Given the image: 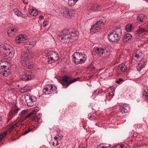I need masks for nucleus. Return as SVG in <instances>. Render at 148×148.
<instances>
[{
	"instance_id": "nucleus-18",
	"label": "nucleus",
	"mask_w": 148,
	"mask_h": 148,
	"mask_svg": "<svg viewBox=\"0 0 148 148\" xmlns=\"http://www.w3.org/2000/svg\"><path fill=\"white\" fill-rule=\"evenodd\" d=\"M129 105L127 104H124L120 108V110L122 113H126L128 112L130 110Z\"/></svg>"
},
{
	"instance_id": "nucleus-12",
	"label": "nucleus",
	"mask_w": 148,
	"mask_h": 148,
	"mask_svg": "<svg viewBox=\"0 0 148 148\" xmlns=\"http://www.w3.org/2000/svg\"><path fill=\"white\" fill-rule=\"evenodd\" d=\"M20 78L24 81H28L31 80L32 78L31 73L25 71L22 73L20 76Z\"/></svg>"
},
{
	"instance_id": "nucleus-26",
	"label": "nucleus",
	"mask_w": 148,
	"mask_h": 148,
	"mask_svg": "<svg viewBox=\"0 0 148 148\" xmlns=\"http://www.w3.org/2000/svg\"><path fill=\"white\" fill-rule=\"evenodd\" d=\"M132 38V35L130 34H127L123 38V41L124 42H127L129 40L131 39Z\"/></svg>"
},
{
	"instance_id": "nucleus-53",
	"label": "nucleus",
	"mask_w": 148,
	"mask_h": 148,
	"mask_svg": "<svg viewBox=\"0 0 148 148\" xmlns=\"http://www.w3.org/2000/svg\"><path fill=\"white\" fill-rule=\"evenodd\" d=\"M92 109H93V110H94V108H92Z\"/></svg>"
},
{
	"instance_id": "nucleus-22",
	"label": "nucleus",
	"mask_w": 148,
	"mask_h": 148,
	"mask_svg": "<svg viewBox=\"0 0 148 148\" xmlns=\"http://www.w3.org/2000/svg\"><path fill=\"white\" fill-rule=\"evenodd\" d=\"M99 7V5H98L95 4V5L92 4L88 8V10H96L98 9V8Z\"/></svg>"
},
{
	"instance_id": "nucleus-35",
	"label": "nucleus",
	"mask_w": 148,
	"mask_h": 148,
	"mask_svg": "<svg viewBox=\"0 0 148 148\" xmlns=\"http://www.w3.org/2000/svg\"><path fill=\"white\" fill-rule=\"evenodd\" d=\"M14 11L15 14L18 16H20L22 14L21 11L18 10L17 9H14Z\"/></svg>"
},
{
	"instance_id": "nucleus-14",
	"label": "nucleus",
	"mask_w": 148,
	"mask_h": 148,
	"mask_svg": "<svg viewBox=\"0 0 148 148\" xmlns=\"http://www.w3.org/2000/svg\"><path fill=\"white\" fill-rule=\"evenodd\" d=\"M35 113V111H33L28 115L26 116L25 119H27L29 117L32 116L31 118L33 121L35 122H37L38 123H40L42 122V120L40 118H38L37 116L33 115Z\"/></svg>"
},
{
	"instance_id": "nucleus-27",
	"label": "nucleus",
	"mask_w": 148,
	"mask_h": 148,
	"mask_svg": "<svg viewBox=\"0 0 148 148\" xmlns=\"http://www.w3.org/2000/svg\"><path fill=\"white\" fill-rule=\"evenodd\" d=\"M30 14L33 16H36L38 14V12L36 10L33 9H31L29 10Z\"/></svg>"
},
{
	"instance_id": "nucleus-24",
	"label": "nucleus",
	"mask_w": 148,
	"mask_h": 148,
	"mask_svg": "<svg viewBox=\"0 0 148 148\" xmlns=\"http://www.w3.org/2000/svg\"><path fill=\"white\" fill-rule=\"evenodd\" d=\"M145 62H142V63H139L136 67L138 71H140L141 69L144 68L145 66Z\"/></svg>"
},
{
	"instance_id": "nucleus-29",
	"label": "nucleus",
	"mask_w": 148,
	"mask_h": 148,
	"mask_svg": "<svg viewBox=\"0 0 148 148\" xmlns=\"http://www.w3.org/2000/svg\"><path fill=\"white\" fill-rule=\"evenodd\" d=\"M78 0H69L68 3L69 5L72 6L74 5Z\"/></svg>"
},
{
	"instance_id": "nucleus-47",
	"label": "nucleus",
	"mask_w": 148,
	"mask_h": 148,
	"mask_svg": "<svg viewBox=\"0 0 148 148\" xmlns=\"http://www.w3.org/2000/svg\"><path fill=\"white\" fill-rule=\"evenodd\" d=\"M39 18L41 20H42L44 18V16L42 15H40V16Z\"/></svg>"
},
{
	"instance_id": "nucleus-50",
	"label": "nucleus",
	"mask_w": 148,
	"mask_h": 148,
	"mask_svg": "<svg viewBox=\"0 0 148 148\" xmlns=\"http://www.w3.org/2000/svg\"><path fill=\"white\" fill-rule=\"evenodd\" d=\"M56 143L55 141L53 142L52 143V145L55 147L56 146V144L55 145Z\"/></svg>"
},
{
	"instance_id": "nucleus-37",
	"label": "nucleus",
	"mask_w": 148,
	"mask_h": 148,
	"mask_svg": "<svg viewBox=\"0 0 148 148\" xmlns=\"http://www.w3.org/2000/svg\"><path fill=\"white\" fill-rule=\"evenodd\" d=\"M125 147L120 145H117L115 147H113L112 148H125Z\"/></svg>"
},
{
	"instance_id": "nucleus-9",
	"label": "nucleus",
	"mask_w": 148,
	"mask_h": 148,
	"mask_svg": "<svg viewBox=\"0 0 148 148\" xmlns=\"http://www.w3.org/2000/svg\"><path fill=\"white\" fill-rule=\"evenodd\" d=\"M47 62L51 64L57 61L59 59L58 54L55 51H51L47 55Z\"/></svg>"
},
{
	"instance_id": "nucleus-5",
	"label": "nucleus",
	"mask_w": 148,
	"mask_h": 148,
	"mask_svg": "<svg viewBox=\"0 0 148 148\" xmlns=\"http://www.w3.org/2000/svg\"><path fill=\"white\" fill-rule=\"evenodd\" d=\"M72 56V59L76 64L84 63L87 59L86 55L81 52H75Z\"/></svg>"
},
{
	"instance_id": "nucleus-13",
	"label": "nucleus",
	"mask_w": 148,
	"mask_h": 148,
	"mask_svg": "<svg viewBox=\"0 0 148 148\" xmlns=\"http://www.w3.org/2000/svg\"><path fill=\"white\" fill-rule=\"evenodd\" d=\"M75 12V10L73 9H69L65 8H63V13L65 16L68 18H71L74 15Z\"/></svg>"
},
{
	"instance_id": "nucleus-16",
	"label": "nucleus",
	"mask_w": 148,
	"mask_h": 148,
	"mask_svg": "<svg viewBox=\"0 0 148 148\" xmlns=\"http://www.w3.org/2000/svg\"><path fill=\"white\" fill-rule=\"evenodd\" d=\"M0 74L5 76L7 77L10 74V71L9 67H7L5 68H0Z\"/></svg>"
},
{
	"instance_id": "nucleus-51",
	"label": "nucleus",
	"mask_w": 148,
	"mask_h": 148,
	"mask_svg": "<svg viewBox=\"0 0 148 148\" xmlns=\"http://www.w3.org/2000/svg\"><path fill=\"white\" fill-rule=\"evenodd\" d=\"M97 90H95L94 92V93H97Z\"/></svg>"
},
{
	"instance_id": "nucleus-30",
	"label": "nucleus",
	"mask_w": 148,
	"mask_h": 148,
	"mask_svg": "<svg viewBox=\"0 0 148 148\" xmlns=\"http://www.w3.org/2000/svg\"><path fill=\"white\" fill-rule=\"evenodd\" d=\"M147 31L148 32V30L146 31L144 28L140 27L137 30L136 32L138 34H140V33H143Z\"/></svg>"
},
{
	"instance_id": "nucleus-44",
	"label": "nucleus",
	"mask_w": 148,
	"mask_h": 148,
	"mask_svg": "<svg viewBox=\"0 0 148 148\" xmlns=\"http://www.w3.org/2000/svg\"><path fill=\"white\" fill-rule=\"evenodd\" d=\"M30 132V131L28 129V130H26L25 132H24V134H26L28 133L29 132Z\"/></svg>"
},
{
	"instance_id": "nucleus-33",
	"label": "nucleus",
	"mask_w": 148,
	"mask_h": 148,
	"mask_svg": "<svg viewBox=\"0 0 148 148\" xmlns=\"http://www.w3.org/2000/svg\"><path fill=\"white\" fill-rule=\"evenodd\" d=\"M16 32L17 30L16 29L12 28L9 29L8 32V34H9V33H11L13 34H14V33Z\"/></svg>"
},
{
	"instance_id": "nucleus-15",
	"label": "nucleus",
	"mask_w": 148,
	"mask_h": 148,
	"mask_svg": "<svg viewBox=\"0 0 148 148\" xmlns=\"http://www.w3.org/2000/svg\"><path fill=\"white\" fill-rule=\"evenodd\" d=\"M27 38V37L26 35L23 34L20 35L16 37L15 42L17 44L21 43Z\"/></svg>"
},
{
	"instance_id": "nucleus-4",
	"label": "nucleus",
	"mask_w": 148,
	"mask_h": 148,
	"mask_svg": "<svg viewBox=\"0 0 148 148\" xmlns=\"http://www.w3.org/2000/svg\"><path fill=\"white\" fill-rule=\"evenodd\" d=\"M0 52L3 53L10 58L14 56V51L13 49L10 45L0 43Z\"/></svg>"
},
{
	"instance_id": "nucleus-45",
	"label": "nucleus",
	"mask_w": 148,
	"mask_h": 148,
	"mask_svg": "<svg viewBox=\"0 0 148 148\" xmlns=\"http://www.w3.org/2000/svg\"><path fill=\"white\" fill-rule=\"evenodd\" d=\"M30 132V131L28 129V130H26L25 132H24V134H26L28 133L29 132Z\"/></svg>"
},
{
	"instance_id": "nucleus-38",
	"label": "nucleus",
	"mask_w": 148,
	"mask_h": 148,
	"mask_svg": "<svg viewBox=\"0 0 148 148\" xmlns=\"http://www.w3.org/2000/svg\"><path fill=\"white\" fill-rule=\"evenodd\" d=\"M62 138H59L56 136H55L54 137V139H55V142H56V141H58V140H60V141Z\"/></svg>"
},
{
	"instance_id": "nucleus-11",
	"label": "nucleus",
	"mask_w": 148,
	"mask_h": 148,
	"mask_svg": "<svg viewBox=\"0 0 148 148\" xmlns=\"http://www.w3.org/2000/svg\"><path fill=\"white\" fill-rule=\"evenodd\" d=\"M104 23L101 21L97 22L95 25L92 26L91 29L94 30V32H99L100 29H102Z\"/></svg>"
},
{
	"instance_id": "nucleus-25",
	"label": "nucleus",
	"mask_w": 148,
	"mask_h": 148,
	"mask_svg": "<svg viewBox=\"0 0 148 148\" xmlns=\"http://www.w3.org/2000/svg\"><path fill=\"white\" fill-rule=\"evenodd\" d=\"M133 56L134 57L136 58V59H138V58L141 57L142 53H140V51L138 50L136 51V53H133Z\"/></svg>"
},
{
	"instance_id": "nucleus-40",
	"label": "nucleus",
	"mask_w": 148,
	"mask_h": 148,
	"mask_svg": "<svg viewBox=\"0 0 148 148\" xmlns=\"http://www.w3.org/2000/svg\"><path fill=\"white\" fill-rule=\"evenodd\" d=\"M123 80L121 78H120L119 80L116 81V83L117 84H119L121 81H122Z\"/></svg>"
},
{
	"instance_id": "nucleus-17",
	"label": "nucleus",
	"mask_w": 148,
	"mask_h": 148,
	"mask_svg": "<svg viewBox=\"0 0 148 148\" xmlns=\"http://www.w3.org/2000/svg\"><path fill=\"white\" fill-rule=\"evenodd\" d=\"M19 110L18 108H16L15 109H12L10 111L8 116L7 123H8L12 119L15 114L17 113Z\"/></svg>"
},
{
	"instance_id": "nucleus-46",
	"label": "nucleus",
	"mask_w": 148,
	"mask_h": 148,
	"mask_svg": "<svg viewBox=\"0 0 148 148\" xmlns=\"http://www.w3.org/2000/svg\"><path fill=\"white\" fill-rule=\"evenodd\" d=\"M30 132V131L28 129V130H26L25 132H24V134H26L28 133L29 132Z\"/></svg>"
},
{
	"instance_id": "nucleus-54",
	"label": "nucleus",
	"mask_w": 148,
	"mask_h": 148,
	"mask_svg": "<svg viewBox=\"0 0 148 148\" xmlns=\"http://www.w3.org/2000/svg\"><path fill=\"white\" fill-rule=\"evenodd\" d=\"M109 146H110V145H109Z\"/></svg>"
},
{
	"instance_id": "nucleus-3",
	"label": "nucleus",
	"mask_w": 148,
	"mask_h": 148,
	"mask_svg": "<svg viewBox=\"0 0 148 148\" xmlns=\"http://www.w3.org/2000/svg\"><path fill=\"white\" fill-rule=\"evenodd\" d=\"M110 53V51L109 48L107 47L103 48L95 47L92 52L93 55L95 56L97 54L99 56L102 58L107 57Z\"/></svg>"
},
{
	"instance_id": "nucleus-31",
	"label": "nucleus",
	"mask_w": 148,
	"mask_h": 148,
	"mask_svg": "<svg viewBox=\"0 0 148 148\" xmlns=\"http://www.w3.org/2000/svg\"><path fill=\"white\" fill-rule=\"evenodd\" d=\"M142 97L143 98H145L146 99H148V94L145 90H144L142 92Z\"/></svg>"
},
{
	"instance_id": "nucleus-2",
	"label": "nucleus",
	"mask_w": 148,
	"mask_h": 148,
	"mask_svg": "<svg viewBox=\"0 0 148 148\" xmlns=\"http://www.w3.org/2000/svg\"><path fill=\"white\" fill-rule=\"evenodd\" d=\"M33 55L30 52L27 53L25 52L21 54V63L22 65L26 67L29 69H32L34 65L32 62H29L28 59L33 57Z\"/></svg>"
},
{
	"instance_id": "nucleus-7",
	"label": "nucleus",
	"mask_w": 148,
	"mask_h": 148,
	"mask_svg": "<svg viewBox=\"0 0 148 148\" xmlns=\"http://www.w3.org/2000/svg\"><path fill=\"white\" fill-rule=\"evenodd\" d=\"M79 79V78H78L71 79L70 77L66 75H64L62 77V79L60 81V82L63 86L66 85V88L70 85L77 81L78 79Z\"/></svg>"
},
{
	"instance_id": "nucleus-41",
	"label": "nucleus",
	"mask_w": 148,
	"mask_h": 148,
	"mask_svg": "<svg viewBox=\"0 0 148 148\" xmlns=\"http://www.w3.org/2000/svg\"><path fill=\"white\" fill-rule=\"evenodd\" d=\"M60 140H58V141H56V146H58L59 145V144L60 143Z\"/></svg>"
},
{
	"instance_id": "nucleus-42",
	"label": "nucleus",
	"mask_w": 148,
	"mask_h": 148,
	"mask_svg": "<svg viewBox=\"0 0 148 148\" xmlns=\"http://www.w3.org/2000/svg\"><path fill=\"white\" fill-rule=\"evenodd\" d=\"M34 128V127L33 126H32L30 127L28 129L30 130V131H31Z\"/></svg>"
},
{
	"instance_id": "nucleus-49",
	"label": "nucleus",
	"mask_w": 148,
	"mask_h": 148,
	"mask_svg": "<svg viewBox=\"0 0 148 148\" xmlns=\"http://www.w3.org/2000/svg\"><path fill=\"white\" fill-rule=\"evenodd\" d=\"M56 143L55 141L53 142L52 143V145L55 147L56 146V144L55 145Z\"/></svg>"
},
{
	"instance_id": "nucleus-32",
	"label": "nucleus",
	"mask_w": 148,
	"mask_h": 148,
	"mask_svg": "<svg viewBox=\"0 0 148 148\" xmlns=\"http://www.w3.org/2000/svg\"><path fill=\"white\" fill-rule=\"evenodd\" d=\"M132 27V24L127 25L126 26L125 29L127 32H129L131 31Z\"/></svg>"
},
{
	"instance_id": "nucleus-19",
	"label": "nucleus",
	"mask_w": 148,
	"mask_h": 148,
	"mask_svg": "<svg viewBox=\"0 0 148 148\" xmlns=\"http://www.w3.org/2000/svg\"><path fill=\"white\" fill-rule=\"evenodd\" d=\"M9 63L7 62L6 59H3L0 61V68H5L7 67H9L8 65Z\"/></svg>"
},
{
	"instance_id": "nucleus-39",
	"label": "nucleus",
	"mask_w": 148,
	"mask_h": 148,
	"mask_svg": "<svg viewBox=\"0 0 148 148\" xmlns=\"http://www.w3.org/2000/svg\"><path fill=\"white\" fill-rule=\"evenodd\" d=\"M47 22L45 21H44L43 23V26L44 27H45L47 25Z\"/></svg>"
},
{
	"instance_id": "nucleus-48",
	"label": "nucleus",
	"mask_w": 148,
	"mask_h": 148,
	"mask_svg": "<svg viewBox=\"0 0 148 148\" xmlns=\"http://www.w3.org/2000/svg\"><path fill=\"white\" fill-rule=\"evenodd\" d=\"M88 116L89 117V119H90V118H92V115H91V114H88Z\"/></svg>"
},
{
	"instance_id": "nucleus-1",
	"label": "nucleus",
	"mask_w": 148,
	"mask_h": 148,
	"mask_svg": "<svg viewBox=\"0 0 148 148\" xmlns=\"http://www.w3.org/2000/svg\"><path fill=\"white\" fill-rule=\"evenodd\" d=\"M79 35L78 32L65 29L59 35L58 39L63 42H69L75 41L77 39Z\"/></svg>"
},
{
	"instance_id": "nucleus-6",
	"label": "nucleus",
	"mask_w": 148,
	"mask_h": 148,
	"mask_svg": "<svg viewBox=\"0 0 148 148\" xmlns=\"http://www.w3.org/2000/svg\"><path fill=\"white\" fill-rule=\"evenodd\" d=\"M122 33V31L120 28L114 29L110 34H108L109 40L112 42H117L120 39Z\"/></svg>"
},
{
	"instance_id": "nucleus-21",
	"label": "nucleus",
	"mask_w": 148,
	"mask_h": 148,
	"mask_svg": "<svg viewBox=\"0 0 148 148\" xmlns=\"http://www.w3.org/2000/svg\"><path fill=\"white\" fill-rule=\"evenodd\" d=\"M20 124L19 122L16 123L12 126L10 127L8 129V131L9 132H11L13 130L15 129L17 127H18Z\"/></svg>"
},
{
	"instance_id": "nucleus-10",
	"label": "nucleus",
	"mask_w": 148,
	"mask_h": 148,
	"mask_svg": "<svg viewBox=\"0 0 148 148\" xmlns=\"http://www.w3.org/2000/svg\"><path fill=\"white\" fill-rule=\"evenodd\" d=\"M25 98L27 105L29 106H32L34 102L36 101V98L32 96L26 95L25 97Z\"/></svg>"
},
{
	"instance_id": "nucleus-43",
	"label": "nucleus",
	"mask_w": 148,
	"mask_h": 148,
	"mask_svg": "<svg viewBox=\"0 0 148 148\" xmlns=\"http://www.w3.org/2000/svg\"><path fill=\"white\" fill-rule=\"evenodd\" d=\"M109 95L110 96H112L114 95V93L113 92H110L109 93Z\"/></svg>"
},
{
	"instance_id": "nucleus-52",
	"label": "nucleus",
	"mask_w": 148,
	"mask_h": 148,
	"mask_svg": "<svg viewBox=\"0 0 148 148\" xmlns=\"http://www.w3.org/2000/svg\"><path fill=\"white\" fill-rule=\"evenodd\" d=\"M99 91H98V92H97V94H98V93H99Z\"/></svg>"
},
{
	"instance_id": "nucleus-34",
	"label": "nucleus",
	"mask_w": 148,
	"mask_h": 148,
	"mask_svg": "<svg viewBox=\"0 0 148 148\" xmlns=\"http://www.w3.org/2000/svg\"><path fill=\"white\" fill-rule=\"evenodd\" d=\"M7 132L5 131L3 132L0 134V141L2 140L3 138L6 136Z\"/></svg>"
},
{
	"instance_id": "nucleus-28",
	"label": "nucleus",
	"mask_w": 148,
	"mask_h": 148,
	"mask_svg": "<svg viewBox=\"0 0 148 148\" xmlns=\"http://www.w3.org/2000/svg\"><path fill=\"white\" fill-rule=\"evenodd\" d=\"M31 43L29 42H24V47L26 49H30L31 48Z\"/></svg>"
},
{
	"instance_id": "nucleus-23",
	"label": "nucleus",
	"mask_w": 148,
	"mask_h": 148,
	"mask_svg": "<svg viewBox=\"0 0 148 148\" xmlns=\"http://www.w3.org/2000/svg\"><path fill=\"white\" fill-rule=\"evenodd\" d=\"M126 69V66L123 63L119 64L118 67V69L121 70L122 72H124Z\"/></svg>"
},
{
	"instance_id": "nucleus-8",
	"label": "nucleus",
	"mask_w": 148,
	"mask_h": 148,
	"mask_svg": "<svg viewBox=\"0 0 148 148\" xmlns=\"http://www.w3.org/2000/svg\"><path fill=\"white\" fill-rule=\"evenodd\" d=\"M57 88L54 85L49 84L45 86L43 90V93L45 95L57 94Z\"/></svg>"
},
{
	"instance_id": "nucleus-20",
	"label": "nucleus",
	"mask_w": 148,
	"mask_h": 148,
	"mask_svg": "<svg viewBox=\"0 0 148 148\" xmlns=\"http://www.w3.org/2000/svg\"><path fill=\"white\" fill-rule=\"evenodd\" d=\"M146 19V16L143 14H139L137 18V19L138 22L143 23L144 22Z\"/></svg>"
},
{
	"instance_id": "nucleus-36",
	"label": "nucleus",
	"mask_w": 148,
	"mask_h": 148,
	"mask_svg": "<svg viewBox=\"0 0 148 148\" xmlns=\"http://www.w3.org/2000/svg\"><path fill=\"white\" fill-rule=\"evenodd\" d=\"M28 112V110H22L19 115H21V116H23L25 115Z\"/></svg>"
}]
</instances>
